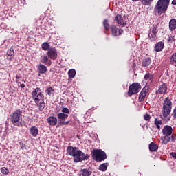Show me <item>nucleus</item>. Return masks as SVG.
I'll return each mask as SVG.
<instances>
[{
	"instance_id": "obj_23",
	"label": "nucleus",
	"mask_w": 176,
	"mask_h": 176,
	"mask_svg": "<svg viewBox=\"0 0 176 176\" xmlns=\"http://www.w3.org/2000/svg\"><path fill=\"white\" fill-rule=\"evenodd\" d=\"M152 64V59L148 57V58H145L144 59L142 60V67H149Z\"/></svg>"
},
{
	"instance_id": "obj_40",
	"label": "nucleus",
	"mask_w": 176,
	"mask_h": 176,
	"mask_svg": "<svg viewBox=\"0 0 176 176\" xmlns=\"http://www.w3.org/2000/svg\"><path fill=\"white\" fill-rule=\"evenodd\" d=\"M172 116L173 119L176 120V107L173 109V111L172 112Z\"/></svg>"
},
{
	"instance_id": "obj_41",
	"label": "nucleus",
	"mask_w": 176,
	"mask_h": 176,
	"mask_svg": "<svg viewBox=\"0 0 176 176\" xmlns=\"http://www.w3.org/2000/svg\"><path fill=\"white\" fill-rule=\"evenodd\" d=\"M60 124H62V126H68V124H69V121L65 122V120H63L60 122Z\"/></svg>"
},
{
	"instance_id": "obj_33",
	"label": "nucleus",
	"mask_w": 176,
	"mask_h": 176,
	"mask_svg": "<svg viewBox=\"0 0 176 176\" xmlns=\"http://www.w3.org/2000/svg\"><path fill=\"white\" fill-rule=\"evenodd\" d=\"M162 140H163V142L165 145H167V144H168V142H170V141L171 140V138L165 135L164 137H163L162 138Z\"/></svg>"
},
{
	"instance_id": "obj_29",
	"label": "nucleus",
	"mask_w": 176,
	"mask_h": 176,
	"mask_svg": "<svg viewBox=\"0 0 176 176\" xmlns=\"http://www.w3.org/2000/svg\"><path fill=\"white\" fill-rule=\"evenodd\" d=\"M81 175H82V176H90V175H91V171H90L87 169H82L81 170Z\"/></svg>"
},
{
	"instance_id": "obj_1",
	"label": "nucleus",
	"mask_w": 176,
	"mask_h": 176,
	"mask_svg": "<svg viewBox=\"0 0 176 176\" xmlns=\"http://www.w3.org/2000/svg\"><path fill=\"white\" fill-rule=\"evenodd\" d=\"M67 152L69 153V156H72L75 163H79L83 162V160H89V159H90V155L85 154V153L82 152L78 147L69 146L67 149Z\"/></svg>"
},
{
	"instance_id": "obj_7",
	"label": "nucleus",
	"mask_w": 176,
	"mask_h": 176,
	"mask_svg": "<svg viewBox=\"0 0 176 176\" xmlns=\"http://www.w3.org/2000/svg\"><path fill=\"white\" fill-rule=\"evenodd\" d=\"M141 89H142V87L140 82H133L129 87V91L127 93L129 97H131V96L134 94H137L138 93H140V90H141Z\"/></svg>"
},
{
	"instance_id": "obj_30",
	"label": "nucleus",
	"mask_w": 176,
	"mask_h": 176,
	"mask_svg": "<svg viewBox=\"0 0 176 176\" xmlns=\"http://www.w3.org/2000/svg\"><path fill=\"white\" fill-rule=\"evenodd\" d=\"M170 64L176 67V53L173 54L170 58Z\"/></svg>"
},
{
	"instance_id": "obj_12",
	"label": "nucleus",
	"mask_w": 176,
	"mask_h": 176,
	"mask_svg": "<svg viewBox=\"0 0 176 176\" xmlns=\"http://www.w3.org/2000/svg\"><path fill=\"white\" fill-rule=\"evenodd\" d=\"M162 134L166 137H170L173 134V127L170 125H166L162 129Z\"/></svg>"
},
{
	"instance_id": "obj_4",
	"label": "nucleus",
	"mask_w": 176,
	"mask_h": 176,
	"mask_svg": "<svg viewBox=\"0 0 176 176\" xmlns=\"http://www.w3.org/2000/svg\"><path fill=\"white\" fill-rule=\"evenodd\" d=\"M91 156L92 159L98 162V163H101V162L107 160L108 157L107 153L101 149H94L91 151Z\"/></svg>"
},
{
	"instance_id": "obj_25",
	"label": "nucleus",
	"mask_w": 176,
	"mask_h": 176,
	"mask_svg": "<svg viewBox=\"0 0 176 176\" xmlns=\"http://www.w3.org/2000/svg\"><path fill=\"white\" fill-rule=\"evenodd\" d=\"M76 75V71L75 70V69H72L69 70L68 76L70 79L75 78Z\"/></svg>"
},
{
	"instance_id": "obj_6",
	"label": "nucleus",
	"mask_w": 176,
	"mask_h": 176,
	"mask_svg": "<svg viewBox=\"0 0 176 176\" xmlns=\"http://www.w3.org/2000/svg\"><path fill=\"white\" fill-rule=\"evenodd\" d=\"M173 108V102L168 98H166L163 102L162 106V115L164 118H167L170 113H171V109Z\"/></svg>"
},
{
	"instance_id": "obj_21",
	"label": "nucleus",
	"mask_w": 176,
	"mask_h": 176,
	"mask_svg": "<svg viewBox=\"0 0 176 176\" xmlns=\"http://www.w3.org/2000/svg\"><path fill=\"white\" fill-rule=\"evenodd\" d=\"M57 118L58 119L59 123L60 124L68 118V114H65L64 113H59L57 114Z\"/></svg>"
},
{
	"instance_id": "obj_47",
	"label": "nucleus",
	"mask_w": 176,
	"mask_h": 176,
	"mask_svg": "<svg viewBox=\"0 0 176 176\" xmlns=\"http://www.w3.org/2000/svg\"><path fill=\"white\" fill-rule=\"evenodd\" d=\"M133 1V2H138V1H140V0H132Z\"/></svg>"
},
{
	"instance_id": "obj_43",
	"label": "nucleus",
	"mask_w": 176,
	"mask_h": 176,
	"mask_svg": "<svg viewBox=\"0 0 176 176\" xmlns=\"http://www.w3.org/2000/svg\"><path fill=\"white\" fill-rule=\"evenodd\" d=\"M170 140H171L172 142H175V140H176L175 136H174V135H173L170 137Z\"/></svg>"
},
{
	"instance_id": "obj_19",
	"label": "nucleus",
	"mask_w": 176,
	"mask_h": 176,
	"mask_svg": "<svg viewBox=\"0 0 176 176\" xmlns=\"http://www.w3.org/2000/svg\"><path fill=\"white\" fill-rule=\"evenodd\" d=\"M47 122L50 124V126H56V124H57V118L54 116H50L47 119Z\"/></svg>"
},
{
	"instance_id": "obj_45",
	"label": "nucleus",
	"mask_w": 176,
	"mask_h": 176,
	"mask_svg": "<svg viewBox=\"0 0 176 176\" xmlns=\"http://www.w3.org/2000/svg\"><path fill=\"white\" fill-rule=\"evenodd\" d=\"M172 5H175L176 6V0H173Z\"/></svg>"
},
{
	"instance_id": "obj_38",
	"label": "nucleus",
	"mask_w": 176,
	"mask_h": 176,
	"mask_svg": "<svg viewBox=\"0 0 176 176\" xmlns=\"http://www.w3.org/2000/svg\"><path fill=\"white\" fill-rule=\"evenodd\" d=\"M152 117H151V115L146 113L144 116V120H146V122H149V120H151V118Z\"/></svg>"
},
{
	"instance_id": "obj_34",
	"label": "nucleus",
	"mask_w": 176,
	"mask_h": 176,
	"mask_svg": "<svg viewBox=\"0 0 176 176\" xmlns=\"http://www.w3.org/2000/svg\"><path fill=\"white\" fill-rule=\"evenodd\" d=\"M142 5L145 6H148L151 5V2H153V0H141Z\"/></svg>"
},
{
	"instance_id": "obj_13",
	"label": "nucleus",
	"mask_w": 176,
	"mask_h": 176,
	"mask_svg": "<svg viewBox=\"0 0 176 176\" xmlns=\"http://www.w3.org/2000/svg\"><path fill=\"white\" fill-rule=\"evenodd\" d=\"M115 21H117L118 24H120V25L122 27L126 26V24H127V22L123 19V16L119 14L116 15Z\"/></svg>"
},
{
	"instance_id": "obj_2",
	"label": "nucleus",
	"mask_w": 176,
	"mask_h": 176,
	"mask_svg": "<svg viewBox=\"0 0 176 176\" xmlns=\"http://www.w3.org/2000/svg\"><path fill=\"white\" fill-rule=\"evenodd\" d=\"M58 52L56 47H50L47 52L46 55L41 56L40 61L45 65H50L52 64V60H57Z\"/></svg>"
},
{
	"instance_id": "obj_26",
	"label": "nucleus",
	"mask_w": 176,
	"mask_h": 176,
	"mask_svg": "<svg viewBox=\"0 0 176 176\" xmlns=\"http://www.w3.org/2000/svg\"><path fill=\"white\" fill-rule=\"evenodd\" d=\"M108 166H109V163H103L100 164L99 166L100 171H107V168H108Z\"/></svg>"
},
{
	"instance_id": "obj_27",
	"label": "nucleus",
	"mask_w": 176,
	"mask_h": 176,
	"mask_svg": "<svg viewBox=\"0 0 176 176\" xmlns=\"http://www.w3.org/2000/svg\"><path fill=\"white\" fill-rule=\"evenodd\" d=\"M41 49L45 52H48L49 49H50V45H49V43L45 42L41 45Z\"/></svg>"
},
{
	"instance_id": "obj_42",
	"label": "nucleus",
	"mask_w": 176,
	"mask_h": 176,
	"mask_svg": "<svg viewBox=\"0 0 176 176\" xmlns=\"http://www.w3.org/2000/svg\"><path fill=\"white\" fill-rule=\"evenodd\" d=\"M170 156H172V157H173L174 159H176V153L175 152L170 153Z\"/></svg>"
},
{
	"instance_id": "obj_35",
	"label": "nucleus",
	"mask_w": 176,
	"mask_h": 176,
	"mask_svg": "<svg viewBox=\"0 0 176 176\" xmlns=\"http://www.w3.org/2000/svg\"><path fill=\"white\" fill-rule=\"evenodd\" d=\"M1 172L5 175H8V174H9V170L6 168V167H2L1 168Z\"/></svg>"
},
{
	"instance_id": "obj_39",
	"label": "nucleus",
	"mask_w": 176,
	"mask_h": 176,
	"mask_svg": "<svg viewBox=\"0 0 176 176\" xmlns=\"http://www.w3.org/2000/svg\"><path fill=\"white\" fill-rule=\"evenodd\" d=\"M62 113H69V109L67 107H64L61 110Z\"/></svg>"
},
{
	"instance_id": "obj_28",
	"label": "nucleus",
	"mask_w": 176,
	"mask_h": 176,
	"mask_svg": "<svg viewBox=\"0 0 176 176\" xmlns=\"http://www.w3.org/2000/svg\"><path fill=\"white\" fill-rule=\"evenodd\" d=\"M7 56L8 57H10V58H12V57L14 56V50H13V47L10 48L8 52H7Z\"/></svg>"
},
{
	"instance_id": "obj_5",
	"label": "nucleus",
	"mask_w": 176,
	"mask_h": 176,
	"mask_svg": "<svg viewBox=\"0 0 176 176\" xmlns=\"http://www.w3.org/2000/svg\"><path fill=\"white\" fill-rule=\"evenodd\" d=\"M168 5H170V0H159L155 7V10L158 14H163L166 13Z\"/></svg>"
},
{
	"instance_id": "obj_14",
	"label": "nucleus",
	"mask_w": 176,
	"mask_h": 176,
	"mask_svg": "<svg viewBox=\"0 0 176 176\" xmlns=\"http://www.w3.org/2000/svg\"><path fill=\"white\" fill-rule=\"evenodd\" d=\"M37 69L38 71V76H41V74L42 75L47 72V67L41 63L37 65Z\"/></svg>"
},
{
	"instance_id": "obj_24",
	"label": "nucleus",
	"mask_w": 176,
	"mask_h": 176,
	"mask_svg": "<svg viewBox=\"0 0 176 176\" xmlns=\"http://www.w3.org/2000/svg\"><path fill=\"white\" fill-rule=\"evenodd\" d=\"M176 29V19H173L169 22V30L174 31Z\"/></svg>"
},
{
	"instance_id": "obj_49",
	"label": "nucleus",
	"mask_w": 176,
	"mask_h": 176,
	"mask_svg": "<svg viewBox=\"0 0 176 176\" xmlns=\"http://www.w3.org/2000/svg\"><path fill=\"white\" fill-rule=\"evenodd\" d=\"M16 79H19V76H16Z\"/></svg>"
},
{
	"instance_id": "obj_10",
	"label": "nucleus",
	"mask_w": 176,
	"mask_h": 176,
	"mask_svg": "<svg viewBox=\"0 0 176 176\" xmlns=\"http://www.w3.org/2000/svg\"><path fill=\"white\" fill-rule=\"evenodd\" d=\"M111 31L113 36H119V35H122L123 34V30L120 29L116 27V25H113L111 26Z\"/></svg>"
},
{
	"instance_id": "obj_46",
	"label": "nucleus",
	"mask_w": 176,
	"mask_h": 176,
	"mask_svg": "<svg viewBox=\"0 0 176 176\" xmlns=\"http://www.w3.org/2000/svg\"><path fill=\"white\" fill-rule=\"evenodd\" d=\"M173 37H169L168 41L170 42V41H173Z\"/></svg>"
},
{
	"instance_id": "obj_20",
	"label": "nucleus",
	"mask_w": 176,
	"mask_h": 176,
	"mask_svg": "<svg viewBox=\"0 0 176 176\" xmlns=\"http://www.w3.org/2000/svg\"><path fill=\"white\" fill-rule=\"evenodd\" d=\"M38 133H39V130H38V128H36V126H32L30 129V134L32 137H38Z\"/></svg>"
},
{
	"instance_id": "obj_17",
	"label": "nucleus",
	"mask_w": 176,
	"mask_h": 176,
	"mask_svg": "<svg viewBox=\"0 0 176 176\" xmlns=\"http://www.w3.org/2000/svg\"><path fill=\"white\" fill-rule=\"evenodd\" d=\"M144 79L146 82H148V83H153L155 76L151 73H146L144 76Z\"/></svg>"
},
{
	"instance_id": "obj_44",
	"label": "nucleus",
	"mask_w": 176,
	"mask_h": 176,
	"mask_svg": "<svg viewBox=\"0 0 176 176\" xmlns=\"http://www.w3.org/2000/svg\"><path fill=\"white\" fill-rule=\"evenodd\" d=\"M20 87H21V89H24V87H25V85H24V84H21V85H20Z\"/></svg>"
},
{
	"instance_id": "obj_18",
	"label": "nucleus",
	"mask_w": 176,
	"mask_h": 176,
	"mask_svg": "<svg viewBox=\"0 0 176 176\" xmlns=\"http://www.w3.org/2000/svg\"><path fill=\"white\" fill-rule=\"evenodd\" d=\"M164 48V43L160 41L155 44L154 50L155 52H162Z\"/></svg>"
},
{
	"instance_id": "obj_8",
	"label": "nucleus",
	"mask_w": 176,
	"mask_h": 176,
	"mask_svg": "<svg viewBox=\"0 0 176 176\" xmlns=\"http://www.w3.org/2000/svg\"><path fill=\"white\" fill-rule=\"evenodd\" d=\"M32 97L34 101H41V100H43V98H45L43 93H42V90H41V88L39 87L33 89L32 92Z\"/></svg>"
},
{
	"instance_id": "obj_11",
	"label": "nucleus",
	"mask_w": 176,
	"mask_h": 176,
	"mask_svg": "<svg viewBox=\"0 0 176 176\" xmlns=\"http://www.w3.org/2000/svg\"><path fill=\"white\" fill-rule=\"evenodd\" d=\"M168 89L167 84L162 82L160 85L158 90L156 91V94H162V96H164V94L167 93Z\"/></svg>"
},
{
	"instance_id": "obj_36",
	"label": "nucleus",
	"mask_w": 176,
	"mask_h": 176,
	"mask_svg": "<svg viewBox=\"0 0 176 176\" xmlns=\"http://www.w3.org/2000/svg\"><path fill=\"white\" fill-rule=\"evenodd\" d=\"M151 32L153 34H157V25H153V28H151Z\"/></svg>"
},
{
	"instance_id": "obj_48",
	"label": "nucleus",
	"mask_w": 176,
	"mask_h": 176,
	"mask_svg": "<svg viewBox=\"0 0 176 176\" xmlns=\"http://www.w3.org/2000/svg\"><path fill=\"white\" fill-rule=\"evenodd\" d=\"M2 133V128H0V134Z\"/></svg>"
},
{
	"instance_id": "obj_37",
	"label": "nucleus",
	"mask_w": 176,
	"mask_h": 176,
	"mask_svg": "<svg viewBox=\"0 0 176 176\" xmlns=\"http://www.w3.org/2000/svg\"><path fill=\"white\" fill-rule=\"evenodd\" d=\"M148 38H150V41H151V42H153V41H156V34H148Z\"/></svg>"
},
{
	"instance_id": "obj_9",
	"label": "nucleus",
	"mask_w": 176,
	"mask_h": 176,
	"mask_svg": "<svg viewBox=\"0 0 176 176\" xmlns=\"http://www.w3.org/2000/svg\"><path fill=\"white\" fill-rule=\"evenodd\" d=\"M148 91H149V87L146 86L142 88L138 97V100L140 102H144V101H145V97L148 96Z\"/></svg>"
},
{
	"instance_id": "obj_3",
	"label": "nucleus",
	"mask_w": 176,
	"mask_h": 176,
	"mask_svg": "<svg viewBox=\"0 0 176 176\" xmlns=\"http://www.w3.org/2000/svg\"><path fill=\"white\" fill-rule=\"evenodd\" d=\"M10 118L13 126L23 127V110L16 109L10 114Z\"/></svg>"
},
{
	"instance_id": "obj_32",
	"label": "nucleus",
	"mask_w": 176,
	"mask_h": 176,
	"mask_svg": "<svg viewBox=\"0 0 176 176\" xmlns=\"http://www.w3.org/2000/svg\"><path fill=\"white\" fill-rule=\"evenodd\" d=\"M103 26L106 31H109V22H108V19H104L103 21Z\"/></svg>"
},
{
	"instance_id": "obj_22",
	"label": "nucleus",
	"mask_w": 176,
	"mask_h": 176,
	"mask_svg": "<svg viewBox=\"0 0 176 176\" xmlns=\"http://www.w3.org/2000/svg\"><path fill=\"white\" fill-rule=\"evenodd\" d=\"M148 148H149L150 152H157L159 149V146L156 144V143L155 142H151L150 143Z\"/></svg>"
},
{
	"instance_id": "obj_15",
	"label": "nucleus",
	"mask_w": 176,
	"mask_h": 176,
	"mask_svg": "<svg viewBox=\"0 0 176 176\" xmlns=\"http://www.w3.org/2000/svg\"><path fill=\"white\" fill-rule=\"evenodd\" d=\"M34 102L37 105L38 110L41 111H44L45 108H46V105L45 104V100L42 99L41 100H36L34 101Z\"/></svg>"
},
{
	"instance_id": "obj_16",
	"label": "nucleus",
	"mask_w": 176,
	"mask_h": 176,
	"mask_svg": "<svg viewBox=\"0 0 176 176\" xmlns=\"http://www.w3.org/2000/svg\"><path fill=\"white\" fill-rule=\"evenodd\" d=\"M56 94V90L53 89L52 87H45V94L49 97H54V94Z\"/></svg>"
},
{
	"instance_id": "obj_31",
	"label": "nucleus",
	"mask_w": 176,
	"mask_h": 176,
	"mask_svg": "<svg viewBox=\"0 0 176 176\" xmlns=\"http://www.w3.org/2000/svg\"><path fill=\"white\" fill-rule=\"evenodd\" d=\"M154 123H155L157 129H158V130H160V126H162V124H163V122L160 120H157V118H155Z\"/></svg>"
}]
</instances>
